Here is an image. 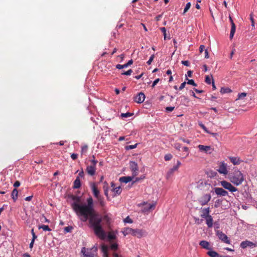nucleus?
Instances as JSON below:
<instances>
[{
	"mask_svg": "<svg viewBox=\"0 0 257 257\" xmlns=\"http://www.w3.org/2000/svg\"><path fill=\"white\" fill-rule=\"evenodd\" d=\"M87 204L76 207L80 209V219L85 222L89 219L90 226L93 230L95 235L101 240H105L107 233L104 228L110 229L112 215L104 211L101 214L96 213L93 206V200L91 197L87 199Z\"/></svg>",
	"mask_w": 257,
	"mask_h": 257,
	"instance_id": "f257e3e1",
	"label": "nucleus"
},
{
	"mask_svg": "<svg viewBox=\"0 0 257 257\" xmlns=\"http://www.w3.org/2000/svg\"><path fill=\"white\" fill-rule=\"evenodd\" d=\"M230 181L235 185L238 186L242 184L244 181L242 173L238 170H235L229 175Z\"/></svg>",
	"mask_w": 257,
	"mask_h": 257,
	"instance_id": "f03ea898",
	"label": "nucleus"
},
{
	"mask_svg": "<svg viewBox=\"0 0 257 257\" xmlns=\"http://www.w3.org/2000/svg\"><path fill=\"white\" fill-rule=\"evenodd\" d=\"M71 198L74 201V202L71 204L72 208L77 215L80 217L81 214L80 209H78L76 206L78 205L79 206H82V205L80 204L81 198L79 196L72 195Z\"/></svg>",
	"mask_w": 257,
	"mask_h": 257,
	"instance_id": "7ed1b4c3",
	"label": "nucleus"
},
{
	"mask_svg": "<svg viewBox=\"0 0 257 257\" xmlns=\"http://www.w3.org/2000/svg\"><path fill=\"white\" fill-rule=\"evenodd\" d=\"M97 248L93 246L91 248L86 249L85 247H83L81 249V252L84 257H95L96 255Z\"/></svg>",
	"mask_w": 257,
	"mask_h": 257,
	"instance_id": "20e7f679",
	"label": "nucleus"
},
{
	"mask_svg": "<svg viewBox=\"0 0 257 257\" xmlns=\"http://www.w3.org/2000/svg\"><path fill=\"white\" fill-rule=\"evenodd\" d=\"M220 185L225 189L228 190L231 192H234L237 191V189L234 187L230 183L226 181H222L220 182Z\"/></svg>",
	"mask_w": 257,
	"mask_h": 257,
	"instance_id": "39448f33",
	"label": "nucleus"
},
{
	"mask_svg": "<svg viewBox=\"0 0 257 257\" xmlns=\"http://www.w3.org/2000/svg\"><path fill=\"white\" fill-rule=\"evenodd\" d=\"M211 196L210 194L203 195L198 200L199 203L202 206L207 204L211 200Z\"/></svg>",
	"mask_w": 257,
	"mask_h": 257,
	"instance_id": "423d86ee",
	"label": "nucleus"
},
{
	"mask_svg": "<svg viewBox=\"0 0 257 257\" xmlns=\"http://www.w3.org/2000/svg\"><path fill=\"white\" fill-rule=\"evenodd\" d=\"M216 235H217L218 237L223 242L227 244H230V240L228 239V237L222 231L217 230L216 232Z\"/></svg>",
	"mask_w": 257,
	"mask_h": 257,
	"instance_id": "0eeeda50",
	"label": "nucleus"
},
{
	"mask_svg": "<svg viewBox=\"0 0 257 257\" xmlns=\"http://www.w3.org/2000/svg\"><path fill=\"white\" fill-rule=\"evenodd\" d=\"M130 169L132 172L133 177L136 176L138 174L139 168L138 164L134 161L130 162Z\"/></svg>",
	"mask_w": 257,
	"mask_h": 257,
	"instance_id": "6e6552de",
	"label": "nucleus"
},
{
	"mask_svg": "<svg viewBox=\"0 0 257 257\" xmlns=\"http://www.w3.org/2000/svg\"><path fill=\"white\" fill-rule=\"evenodd\" d=\"M227 165L224 162H222L219 166V168L217 169V171L223 175H226L228 173L227 169Z\"/></svg>",
	"mask_w": 257,
	"mask_h": 257,
	"instance_id": "1a4fd4ad",
	"label": "nucleus"
},
{
	"mask_svg": "<svg viewBox=\"0 0 257 257\" xmlns=\"http://www.w3.org/2000/svg\"><path fill=\"white\" fill-rule=\"evenodd\" d=\"M143 206H144V207L142 209V211L143 212H146L149 211L151 210L154 209L155 208V206H156V203H153V204H150V203L145 202L143 204Z\"/></svg>",
	"mask_w": 257,
	"mask_h": 257,
	"instance_id": "9d476101",
	"label": "nucleus"
},
{
	"mask_svg": "<svg viewBox=\"0 0 257 257\" xmlns=\"http://www.w3.org/2000/svg\"><path fill=\"white\" fill-rule=\"evenodd\" d=\"M214 191L217 195L221 196H226L228 195V192L222 188L215 187L214 188Z\"/></svg>",
	"mask_w": 257,
	"mask_h": 257,
	"instance_id": "9b49d317",
	"label": "nucleus"
},
{
	"mask_svg": "<svg viewBox=\"0 0 257 257\" xmlns=\"http://www.w3.org/2000/svg\"><path fill=\"white\" fill-rule=\"evenodd\" d=\"M240 246L242 248H245L247 246L252 247L254 246H257V242L253 243L251 241H250L248 240H246V241L241 242Z\"/></svg>",
	"mask_w": 257,
	"mask_h": 257,
	"instance_id": "f8f14e48",
	"label": "nucleus"
},
{
	"mask_svg": "<svg viewBox=\"0 0 257 257\" xmlns=\"http://www.w3.org/2000/svg\"><path fill=\"white\" fill-rule=\"evenodd\" d=\"M96 166L94 165L90 164L88 166L86 169V171L88 173V175L92 176H94L96 172Z\"/></svg>",
	"mask_w": 257,
	"mask_h": 257,
	"instance_id": "ddd939ff",
	"label": "nucleus"
},
{
	"mask_svg": "<svg viewBox=\"0 0 257 257\" xmlns=\"http://www.w3.org/2000/svg\"><path fill=\"white\" fill-rule=\"evenodd\" d=\"M145 99V95L144 93H139L134 98L135 102L138 103H141L144 102Z\"/></svg>",
	"mask_w": 257,
	"mask_h": 257,
	"instance_id": "4468645a",
	"label": "nucleus"
},
{
	"mask_svg": "<svg viewBox=\"0 0 257 257\" xmlns=\"http://www.w3.org/2000/svg\"><path fill=\"white\" fill-rule=\"evenodd\" d=\"M145 231L142 229H133V235L138 238H141L145 235Z\"/></svg>",
	"mask_w": 257,
	"mask_h": 257,
	"instance_id": "2eb2a0df",
	"label": "nucleus"
},
{
	"mask_svg": "<svg viewBox=\"0 0 257 257\" xmlns=\"http://www.w3.org/2000/svg\"><path fill=\"white\" fill-rule=\"evenodd\" d=\"M91 187L93 193L94 194V196L96 198H98L99 197H100V196H99V191L96 185L94 183H93L91 185Z\"/></svg>",
	"mask_w": 257,
	"mask_h": 257,
	"instance_id": "dca6fc26",
	"label": "nucleus"
},
{
	"mask_svg": "<svg viewBox=\"0 0 257 257\" xmlns=\"http://www.w3.org/2000/svg\"><path fill=\"white\" fill-rule=\"evenodd\" d=\"M201 217L202 218H205L206 217H207L208 216H210L209 213H210V208L209 207L207 208H201Z\"/></svg>",
	"mask_w": 257,
	"mask_h": 257,
	"instance_id": "f3484780",
	"label": "nucleus"
},
{
	"mask_svg": "<svg viewBox=\"0 0 257 257\" xmlns=\"http://www.w3.org/2000/svg\"><path fill=\"white\" fill-rule=\"evenodd\" d=\"M229 159L230 162L234 165H239L242 162V161L238 157H230L229 158Z\"/></svg>",
	"mask_w": 257,
	"mask_h": 257,
	"instance_id": "a211bd4d",
	"label": "nucleus"
},
{
	"mask_svg": "<svg viewBox=\"0 0 257 257\" xmlns=\"http://www.w3.org/2000/svg\"><path fill=\"white\" fill-rule=\"evenodd\" d=\"M134 177L132 176H124L119 178V181L121 183H127L133 180Z\"/></svg>",
	"mask_w": 257,
	"mask_h": 257,
	"instance_id": "6ab92c4d",
	"label": "nucleus"
},
{
	"mask_svg": "<svg viewBox=\"0 0 257 257\" xmlns=\"http://www.w3.org/2000/svg\"><path fill=\"white\" fill-rule=\"evenodd\" d=\"M206 223L208 228H211L213 225V218L211 215L205 218Z\"/></svg>",
	"mask_w": 257,
	"mask_h": 257,
	"instance_id": "aec40b11",
	"label": "nucleus"
},
{
	"mask_svg": "<svg viewBox=\"0 0 257 257\" xmlns=\"http://www.w3.org/2000/svg\"><path fill=\"white\" fill-rule=\"evenodd\" d=\"M199 150L201 151H203L205 152H207L211 150V147L208 146H204L202 145H199L198 146Z\"/></svg>",
	"mask_w": 257,
	"mask_h": 257,
	"instance_id": "412c9836",
	"label": "nucleus"
},
{
	"mask_svg": "<svg viewBox=\"0 0 257 257\" xmlns=\"http://www.w3.org/2000/svg\"><path fill=\"white\" fill-rule=\"evenodd\" d=\"M133 229L131 228L126 227L122 231V233L124 236H126L128 234H132L133 235Z\"/></svg>",
	"mask_w": 257,
	"mask_h": 257,
	"instance_id": "4be33fe9",
	"label": "nucleus"
},
{
	"mask_svg": "<svg viewBox=\"0 0 257 257\" xmlns=\"http://www.w3.org/2000/svg\"><path fill=\"white\" fill-rule=\"evenodd\" d=\"M199 245H201L203 248L209 249V243L205 240H201L199 242Z\"/></svg>",
	"mask_w": 257,
	"mask_h": 257,
	"instance_id": "5701e85b",
	"label": "nucleus"
},
{
	"mask_svg": "<svg viewBox=\"0 0 257 257\" xmlns=\"http://www.w3.org/2000/svg\"><path fill=\"white\" fill-rule=\"evenodd\" d=\"M81 186V181L79 176L77 177L74 182L73 188L75 189L79 188Z\"/></svg>",
	"mask_w": 257,
	"mask_h": 257,
	"instance_id": "b1692460",
	"label": "nucleus"
},
{
	"mask_svg": "<svg viewBox=\"0 0 257 257\" xmlns=\"http://www.w3.org/2000/svg\"><path fill=\"white\" fill-rule=\"evenodd\" d=\"M11 196L14 202L17 200L18 196V190L17 189L15 188L12 191Z\"/></svg>",
	"mask_w": 257,
	"mask_h": 257,
	"instance_id": "393cba45",
	"label": "nucleus"
},
{
	"mask_svg": "<svg viewBox=\"0 0 257 257\" xmlns=\"http://www.w3.org/2000/svg\"><path fill=\"white\" fill-rule=\"evenodd\" d=\"M101 250L103 252V257H108V248L107 246L105 245H102L101 246Z\"/></svg>",
	"mask_w": 257,
	"mask_h": 257,
	"instance_id": "a878e982",
	"label": "nucleus"
},
{
	"mask_svg": "<svg viewBox=\"0 0 257 257\" xmlns=\"http://www.w3.org/2000/svg\"><path fill=\"white\" fill-rule=\"evenodd\" d=\"M207 254L210 257H221L217 252L213 250L208 251Z\"/></svg>",
	"mask_w": 257,
	"mask_h": 257,
	"instance_id": "bb28decb",
	"label": "nucleus"
},
{
	"mask_svg": "<svg viewBox=\"0 0 257 257\" xmlns=\"http://www.w3.org/2000/svg\"><path fill=\"white\" fill-rule=\"evenodd\" d=\"M88 149V146L87 145H85L81 147V156L86 155Z\"/></svg>",
	"mask_w": 257,
	"mask_h": 257,
	"instance_id": "cd10ccee",
	"label": "nucleus"
},
{
	"mask_svg": "<svg viewBox=\"0 0 257 257\" xmlns=\"http://www.w3.org/2000/svg\"><path fill=\"white\" fill-rule=\"evenodd\" d=\"M235 24L233 22H232L231 27V30L230 33L229 37L230 39H232L234 36V34L235 32Z\"/></svg>",
	"mask_w": 257,
	"mask_h": 257,
	"instance_id": "c85d7f7f",
	"label": "nucleus"
},
{
	"mask_svg": "<svg viewBox=\"0 0 257 257\" xmlns=\"http://www.w3.org/2000/svg\"><path fill=\"white\" fill-rule=\"evenodd\" d=\"M112 191L114 193L115 195H120L121 192V189L120 186L116 187L115 188H113V190Z\"/></svg>",
	"mask_w": 257,
	"mask_h": 257,
	"instance_id": "c756f323",
	"label": "nucleus"
},
{
	"mask_svg": "<svg viewBox=\"0 0 257 257\" xmlns=\"http://www.w3.org/2000/svg\"><path fill=\"white\" fill-rule=\"evenodd\" d=\"M107 237L109 240H111L115 239L116 236L113 232H109Z\"/></svg>",
	"mask_w": 257,
	"mask_h": 257,
	"instance_id": "7c9ffc66",
	"label": "nucleus"
},
{
	"mask_svg": "<svg viewBox=\"0 0 257 257\" xmlns=\"http://www.w3.org/2000/svg\"><path fill=\"white\" fill-rule=\"evenodd\" d=\"M39 229H42L44 231H51V229L50 228L48 225H42L38 227Z\"/></svg>",
	"mask_w": 257,
	"mask_h": 257,
	"instance_id": "2f4dec72",
	"label": "nucleus"
},
{
	"mask_svg": "<svg viewBox=\"0 0 257 257\" xmlns=\"http://www.w3.org/2000/svg\"><path fill=\"white\" fill-rule=\"evenodd\" d=\"M191 5L190 2L186 4V6L184 9L183 13L182 14L183 15H184L185 14V13L189 10V9L191 7Z\"/></svg>",
	"mask_w": 257,
	"mask_h": 257,
	"instance_id": "473e14b6",
	"label": "nucleus"
},
{
	"mask_svg": "<svg viewBox=\"0 0 257 257\" xmlns=\"http://www.w3.org/2000/svg\"><path fill=\"white\" fill-rule=\"evenodd\" d=\"M211 79L212 80H213L212 76L210 77L209 76L207 75L205 76V82L208 84H210L212 83L211 81Z\"/></svg>",
	"mask_w": 257,
	"mask_h": 257,
	"instance_id": "72a5a7b5",
	"label": "nucleus"
},
{
	"mask_svg": "<svg viewBox=\"0 0 257 257\" xmlns=\"http://www.w3.org/2000/svg\"><path fill=\"white\" fill-rule=\"evenodd\" d=\"M178 169V168L176 166H174L172 168H171L170 171L168 172V174H167V176H168L169 175H170L171 174H172L175 171H176Z\"/></svg>",
	"mask_w": 257,
	"mask_h": 257,
	"instance_id": "f704fd0d",
	"label": "nucleus"
},
{
	"mask_svg": "<svg viewBox=\"0 0 257 257\" xmlns=\"http://www.w3.org/2000/svg\"><path fill=\"white\" fill-rule=\"evenodd\" d=\"M133 115V113L131 112H126V113H122L121 114V117H127L132 116Z\"/></svg>",
	"mask_w": 257,
	"mask_h": 257,
	"instance_id": "c9c22d12",
	"label": "nucleus"
},
{
	"mask_svg": "<svg viewBox=\"0 0 257 257\" xmlns=\"http://www.w3.org/2000/svg\"><path fill=\"white\" fill-rule=\"evenodd\" d=\"M187 80H188L187 83L188 84L192 85L193 86H196L197 84L195 83L193 79H188L187 78H186Z\"/></svg>",
	"mask_w": 257,
	"mask_h": 257,
	"instance_id": "e433bc0d",
	"label": "nucleus"
},
{
	"mask_svg": "<svg viewBox=\"0 0 257 257\" xmlns=\"http://www.w3.org/2000/svg\"><path fill=\"white\" fill-rule=\"evenodd\" d=\"M40 220L42 223H49L50 221L44 215H42L40 218Z\"/></svg>",
	"mask_w": 257,
	"mask_h": 257,
	"instance_id": "4c0bfd02",
	"label": "nucleus"
},
{
	"mask_svg": "<svg viewBox=\"0 0 257 257\" xmlns=\"http://www.w3.org/2000/svg\"><path fill=\"white\" fill-rule=\"evenodd\" d=\"M230 91V90L229 88H223L222 87L220 89V92L221 93H228V92H229Z\"/></svg>",
	"mask_w": 257,
	"mask_h": 257,
	"instance_id": "58836bf2",
	"label": "nucleus"
},
{
	"mask_svg": "<svg viewBox=\"0 0 257 257\" xmlns=\"http://www.w3.org/2000/svg\"><path fill=\"white\" fill-rule=\"evenodd\" d=\"M138 144H136L134 145H129L125 147V149L127 150H132L137 147Z\"/></svg>",
	"mask_w": 257,
	"mask_h": 257,
	"instance_id": "ea45409f",
	"label": "nucleus"
},
{
	"mask_svg": "<svg viewBox=\"0 0 257 257\" xmlns=\"http://www.w3.org/2000/svg\"><path fill=\"white\" fill-rule=\"evenodd\" d=\"M97 199L98 200V201H99V204H100V206H101L103 207V206H105V202H104V201H103V198H101V197L100 196V197H99V198H97Z\"/></svg>",
	"mask_w": 257,
	"mask_h": 257,
	"instance_id": "a19ab883",
	"label": "nucleus"
},
{
	"mask_svg": "<svg viewBox=\"0 0 257 257\" xmlns=\"http://www.w3.org/2000/svg\"><path fill=\"white\" fill-rule=\"evenodd\" d=\"M73 227L71 226H67L64 228V231L66 232H71Z\"/></svg>",
	"mask_w": 257,
	"mask_h": 257,
	"instance_id": "79ce46f5",
	"label": "nucleus"
},
{
	"mask_svg": "<svg viewBox=\"0 0 257 257\" xmlns=\"http://www.w3.org/2000/svg\"><path fill=\"white\" fill-rule=\"evenodd\" d=\"M117 247H118V245L117 243H113L110 246V248L111 249L113 250H117Z\"/></svg>",
	"mask_w": 257,
	"mask_h": 257,
	"instance_id": "37998d69",
	"label": "nucleus"
},
{
	"mask_svg": "<svg viewBox=\"0 0 257 257\" xmlns=\"http://www.w3.org/2000/svg\"><path fill=\"white\" fill-rule=\"evenodd\" d=\"M199 126L207 133H210V132H209L206 126L202 123H199Z\"/></svg>",
	"mask_w": 257,
	"mask_h": 257,
	"instance_id": "c03bdc74",
	"label": "nucleus"
},
{
	"mask_svg": "<svg viewBox=\"0 0 257 257\" xmlns=\"http://www.w3.org/2000/svg\"><path fill=\"white\" fill-rule=\"evenodd\" d=\"M133 72V71L132 69H130L125 72H123L121 73L122 75H131L132 73Z\"/></svg>",
	"mask_w": 257,
	"mask_h": 257,
	"instance_id": "a18cd8bd",
	"label": "nucleus"
},
{
	"mask_svg": "<svg viewBox=\"0 0 257 257\" xmlns=\"http://www.w3.org/2000/svg\"><path fill=\"white\" fill-rule=\"evenodd\" d=\"M154 57H155V55L154 54L151 55V57H150V59L147 61V63L148 65H150L151 64V63L152 62V61H153Z\"/></svg>",
	"mask_w": 257,
	"mask_h": 257,
	"instance_id": "49530a36",
	"label": "nucleus"
},
{
	"mask_svg": "<svg viewBox=\"0 0 257 257\" xmlns=\"http://www.w3.org/2000/svg\"><path fill=\"white\" fill-rule=\"evenodd\" d=\"M183 150L184 152H186V154H185V157H187L189 155V153L188 148H187L186 147H183Z\"/></svg>",
	"mask_w": 257,
	"mask_h": 257,
	"instance_id": "de8ad7c7",
	"label": "nucleus"
},
{
	"mask_svg": "<svg viewBox=\"0 0 257 257\" xmlns=\"http://www.w3.org/2000/svg\"><path fill=\"white\" fill-rule=\"evenodd\" d=\"M93 159L91 160V164L96 166V164L98 161L95 159V157L94 155L92 156Z\"/></svg>",
	"mask_w": 257,
	"mask_h": 257,
	"instance_id": "09e8293b",
	"label": "nucleus"
},
{
	"mask_svg": "<svg viewBox=\"0 0 257 257\" xmlns=\"http://www.w3.org/2000/svg\"><path fill=\"white\" fill-rule=\"evenodd\" d=\"M172 158V155L171 154H167L165 156L164 159L165 161H169Z\"/></svg>",
	"mask_w": 257,
	"mask_h": 257,
	"instance_id": "8fccbe9b",
	"label": "nucleus"
},
{
	"mask_svg": "<svg viewBox=\"0 0 257 257\" xmlns=\"http://www.w3.org/2000/svg\"><path fill=\"white\" fill-rule=\"evenodd\" d=\"M116 68L118 69H123L124 68H126V65L125 64L123 65H120V64H117L116 65Z\"/></svg>",
	"mask_w": 257,
	"mask_h": 257,
	"instance_id": "3c124183",
	"label": "nucleus"
},
{
	"mask_svg": "<svg viewBox=\"0 0 257 257\" xmlns=\"http://www.w3.org/2000/svg\"><path fill=\"white\" fill-rule=\"evenodd\" d=\"M160 30L162 31V32L163 33L164 39H165L166 37V28L165 27L161 28Z\"/></svg>",
	"mask_w": 257,
	"mask_h": 257,
	"instance_id": "603ef678",
	"label": "nucleus"
},
{
	"mask_svg": "<svg viewBox=\"0 0 257 257\" xmlns=\"http://www.w3.org/2000/svg\"><path fill=\"white\" fill-rule=\"evenodd\" d=\"M246 93L245 92L239 93L238 95V99H241V98L244 97L245 96H246Z\"/></svg>",
	"mask_w": 257,
	"mask_h": 257,
	"instance_id": "864d4df0",
	"label": "nucleus"
},
{
	"mask_svg": "<svg viewBox=\"0 0 257 257\" xmlns=\"http://www.w3.org/2000/svg\"><path fill=\"white\" fill-rule=\"evenodd\" d=\"M175 107L174 106H169L166 107V111L171 112L174 109Z\"/></svg>",
	"mask_w": 257,
	"mask_h": 257,
	"instance_id": "5fc2aeb1",
	"label": "nucleus"
},
{
	"mask_svg": "<svg viewBox=\"0 0 257 257\" xmlns=\"http://www.w3.org/2000/svg\"><path fill=\"white\" fill-rule=\"evenodd\" d=\"M249 17H250V20L251 22V26H254V20H253V14H250L249 15Z\"/></svg>",
	"mask_w": 257,
	"mask_h": 257,
	"instance_id": "6e6d98bb",
	"label": "nucleus"
},
{
	"mask_svg": "<svg viewBox=\"0 0 257 257\" xmlns=\"http://www.w3.org/2000/svg\"><path fill=\"white\" fill-rule=\"evenodd\" d=\"M159 81H160V79L159 78H157L155 80H154L153 83V84L152 85V87L153 88L155 86V85H157V84L159 82Z\"/></svg>",
	"mask_w": 257,
	"mask_h": 257,
	"instance_id": "4d7b16f0",
	"label": "nucleus"
},
{
	"mask_svg": "<svg viewBox=\"0 0 257 257\" xmlns=\"http://www.w3.org/2000/svg\"><path fill=\"white\" fill-rule=\"evenodd\" d=\"M78 157V155L77 154H71V158L73 160H76Z\"/></svg>",
	"mask_w": 257,
	"mask_h": 257,
	"instance_id": "13d9d810",
	"label": "nucleus"
},
{
	"mask_svg": "<svg viewBox=\"0 0 257 257\" xmlns=\"http://www.w3.org/2000/svg\"><path fill=\"white\" fill-rule=\"evenodd\" d=\"M181 63L186 66H189L190 63L188 61H182Z\"/></svg>",
	"mask_w": 257,
	"mask_h": 257,
	"instance_id": "bf43d9fd",
	"label": "nucleus"
},
{
	"mask_svg": "<svg viewBox=\"0 0 257 257\" xmlns=\"http://www.w3.org/2000/svg\"><path fill=\"white\" fill-rule=\"evenodd\" d=\"M186 84V82H184L182 83H181V85L180 86V87L179 88V89L182 90V89H183L185 87Z\"/></svg>",
	"mask_w": 257,
	"mask_h": 257,
	"instance_id": "052dcab7",
	"label": "nucleus"
},
{
	"mask_svg": "<svg viewBox=\"0 0 257 257\" xmlns=\"http://www.w3.org/2000/svg\"><path fill=\"white\" fill-rule=\"evenodd\" d=\"M180 140H181L182 141H183V142L186 143L187 144H190V141H189L188 139H185L184 138H181L180 139Z\"/></svg>",
	"mask_w": 257,
	"mask_h": 257,
	"instance_id": "680f3d73",
	"label": "nucleus"
},
{
	"mask_svg": "<svg viewBox=\"0 0 257 257\" xmlns=\"http://www.w3.org/2000/svg\"><path fill=\"white\" fill-rule=\"evenodd\" d=\"M205 50V46L204 45H200L199 47V52L200 53Z\"/></svg>",
	"mask_w": 257,
	"mask_h": 257,
	"instance_id": "e2e57ef3",
	"label": "nucleus"
},
{
	"mask_svg": "<svg viewBox=\"0 0 257 257\" xmlns=\"http://www.w3.org/2000/svg\"><path fill=\"white\" fill-rule=\"evenodd\" d=\"M124 221L125 222H128V223H132L133 222V221L132 220V219L129 217H127L124 219Z\"/></svg>",
	"mask_w": 257,
	"mask_h": 257,
	"instance_id": "0e129e2a",
	"label": "nucleus"
},
{
	"mask_svg": "<svg viewBox=\"0 0 257 257\" xmlns=\"http://www.w3.org/2000/svg\"><path fill=\"white\" fill-rule=\"evenodd\" d=\"M20 182L19 181H17L14 184V186L15 187H18L19 186H20Z\"/></svg>",
	"mask_w": 257,
	"mask_h": 257,
	"instance_id": "69168bd1",
	"label": "nucleus"
},
{
	"mask_svg": "<svg viewBox=\"0 0 257 257\" xmlns=\"http://www.w3.org/2000/svg\"><path fill=\"white\" fill-rule=\"evenodd\" d=\"M181 145L180 144H175V148L178 150H180L181 148Z\"/></svg>",
	"mask_w": 257,
	"mask_h": 257,
	"instance_id": "338daca9",
	"label": "nucleus"
},
{
	"mask_svg": "<svg viewBox=\"0 0 257 257\" xmlns=\"http://www.w3.org/2000/svg\"><path fill=\"white\" fill-rule=\"evenodd\" d=\"M112 255L113 257H122L121 255L116 252H114Z\"/></svg>",
	"mask_w": 257,
	"mask_h": 257,
	"instance_id": "774afa93",
	"label": "nucleus"
}]
</instances>
